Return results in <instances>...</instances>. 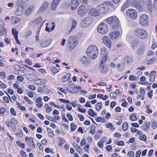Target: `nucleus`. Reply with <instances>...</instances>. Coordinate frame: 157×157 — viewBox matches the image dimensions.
<instances>
[{
    "instance_id": "f257e3e1",
    "label": "nucleus",
    "mask_w": 157,
    "mask_h": 157,
    "mask_svg": "<svg viewBox=\"0 0 157 157\" xmlns=\"http://www.w3.org/2000/svg\"><path fill=\"white\" fill-rule=\"evenodd\" d=\"M136 35L142 40L147 39L148 36L147 33L144 29L142 28L136 29L135 32Z\"/></svg>"
},
{
    "instance_id": "f03ea898",
    "label": "nucleus",
    "mask_w": 157,
    "mask_h": 157,
    "mask_svg": "<svg viewBox=\"0 0 157 157\" xmlns=\"http://www.w3.org/2000/svg\"><path fill=\"white\" fill-rule=\"evenodd\" d=\"M106 21L112 27L113 30L115 29L118 26L119 21L118 19L116 17H110L106 19Z\"/></svg>"
},
{
    "instance_id": "7ed1b4c3",
    "label": "nucleus",
    "mask_w": 157,
    "mask_h": 157,
    "mask_svg": "<svg viewBox=\"0 0 157 157\" xmlns=\"http://www.w3.org/2000/svg\"><path fill=\"white\" fill-rule=\"evenodd\" d=\"M77 39L76 36H72L70 37L67 41L69 45V49L72 50L77 44Z\"/></svg>"
},
{
    "instance_id": "20e7f679",
    "label": "nucleus",
    "mask_w": 157,
    "mask_h": 157,
    "mask_svg": "<svg viewBox=\"0 0 157 157\" xmlns=\"http://www.w3.org/2000/svg\"><path fill=\"white\" fill-rule=\"evenodd\" d=\"M108 30L107 25L103 22L101 23L98 27V32L101 34H105L107 32Z\"/></svg>"
},
{
    "instance_id": "39448f33",
    "label": "nucleus",
    "mask_w": 157,
    "mask_h": 157,
    "mask_svg": "<svg viewBox=\"0 0 157 157\" xmlns=\"http://www.w3.org/2000/svg\"><path fill=\"white\" fill-rule=\"evenodd\" d=\"M149 17L148 16L145 14L142 15L140 19L141 25L145 26L148 25Z\"/></svg>"
},
{
    "instance_id": "423d86ee",
    "label": "nucleus",
    "mask_w": 157,
    "mask_h": 157,
    "mask_svg": "<svg viewBox=\"0 0 157 157\" xmlns=\"http://www.w3.org/2000/svg\"><path fill=\"white\" fill-rule=\"evenodd\" d=\"M126 14L128 16L130 17L132 19H135L137 17L136 11L133 9H130L126 12Z\"/></svg>"
},
{
    "instance_id": "0eeeda50",
    "label": "nucleus",
    "mask_w": 157,
    "mask_h": 157,
    "mask_svg": "<svg viewBox=\"0 0 157 157\" xmlns=\"http://www.w3.org/2000/svg\"><path fill=\"white\" fill-rule=\"evenodd\" d=\"M97 8L98 9L99 13H105L109 10V7L106 5H100L97 7Z\"/></svg>"
},
{
    "instance_id": "6e6552de",
    "label": "nucleus",
    "mask_w": 157,
    "mask_h": 157,
    "mask_svg": "<svg viewBox=\"0 0 157 157\" xmlns=\"http://www.w3.org/2000/svg\"><path fill=\"white\" fill-rule=\"evenodd\" d=\"M106 49L104 48L101 49V55H102L103 58L101 60L100 63V65L105 64L104 63L106 62L107 60V52L105 50Z\"/></svg>"
},
{
    "instance_id": "1a4fd4ad",
    "label": "nucleus",
    "mask_w": 157,
    "mask_h": 157,
    "mask_svg": "<svg viewBox=\"0 0 157 157\" xmlns=\"http://www.w3.org/2000/svg\"><path fill=\"white\" fill-rule=\"evenodd\" d=\"M93 19L91 17H86L81 22L82 25L83 27H86L89 26L92 22Z\"/></svg>"
},
{
    "instance_id": "9d476101",
    "label": "nucleus",
    "mask_w": 157,
    "mask_h": 157,
    "mask_svg": "<svg viewBox=\"0 0 157 157\" xmlns=\"http://www.w3.org/2000/svg\"><path fill=\"white\" fill-rule=\"evenodd\" d=\"M87 56L93 59H95L98 55V51H94V52H86Z\"/></svg>"
},
{
    "instance_id": "9b49d317",
    "label": "nucleus",
    "mask_w": 157,
    "mask_h": 157,
    "mask_svg": "<svg viewBox=\"0 0 157 157\" xmlns=\"http://www.w3.org/2000/svg\"><path fill=\"white\" fill-rule=\"evenodd\" d=\"M85 7V5H82L78 9V14L81 16H84L86 13Z\"/></svg>"
},
{
    "instance_id": "f8f14e48",
    "label": "nucleus",
    "mask_w": 157,
    "mask_h": 157,
    "mask_svg": "<svg viewBox=\"0 0 157 157\" xmlns=\"http://www.w3.org/2000/svg\"><path fill=\"white\" fill-rule=\"evenodd\" d=\"M99 68L100 72L103 74L106 73L109 70L108 67L106 65L105 66V64H99Z\"/></svg>"
},
{
    "instance_id": "ddd939ff",
    "label": "nucleus",
    "mask_w": 157,
    "mask_h": 157,
    "mask_svg": "<svg viewBox=\"0 0 157 157\" xmlns=\"http://www.w3.org/2000/svg\"><path fill=\"white\" fill-rule=\"evenodd\" d=\"M89 14L90 15L94 16H97L99 15V11L97 8H92L90 10Z\"/></svg>"
},
{
    "instance_id": "4468645a",
    "label": "nucleus",
    "mask_w": 157,
    "mask_h": 157,
    "mask_svg": "<svg viewBox=\"0 0 157 157\" xmlns=\"http://www.w3.org/2000/svg\"><path fill=\"white\" fill-rule=\"evenodd\" d=\"M132 6L139 11H142L143 10L142 6L136 1H134L132 2Z\"/></svg>"
},
{
    "instance_id": "2eb2a0df",
    "label": "nucleus",
    "mask_w": 157,
    "mask_h": 157,
    "mask_svg": "<svg viewBox=\"0 0 157 157\" xmlns=\"http://www.w3.org/2000/svg\"><path fill=\"white\" fill-rule=\"evenodd\" d=\"M80 61L82 63L85 65H87L90 62L89 58L86 56H83L81 57Z\"/></svg>"
},
{
    "instance_id": "dca6fc26",
    "label": "nucleus",
    "mask_w": 157,
    "mask_h": 157,
    "mask_svg": "<svg viewBox=\"0 0 157 157\" xmlns=\"http://www.w3.org/2000/svg\"><path fill=\"white\" fill-rule=\"evenodd\" d=\"M102 40L104 43L109 48L111 47V40L108 37L104 36Z\"/></svg>"
},
{
    "instance_id": "f3484780",
    "label": "nucleus",
    "mask_w": 157,
    "mask_h": 157,
    "mask_svg": "<svg viewBox=\"0 0 157 157\" xmlns=\"http://www.w3.org/2000/svg\"><path fill=\"white\" fill-rule=\"evenodd\" d=\"M79 2L76 0H71V7L73 10H75L78 6Z\"/></svg>"
},
{
    "instance_id": "a211bd4d",
    "label": "nucleus",
    "mask_w": 157,
    "mask_h": 157,
    "mask_svg": "<svg viewBox=\"0 0 157 157\" xmlns=\"http://www.w3.org/2000/svg\"><path fill=\"white\" fill-rule=\"evenodd\" d=\"M52 40L50 39H48L46 41L41 42L40 43V45L42 47H47L51 44Z\"/></svg>"
},
{
    "instance_id": "6ab92c4d",
    "label": "nucleus",
    "mask_w": 157,
    "mask_h": 157,
    "mask_svg": "<svg viewBox=\"0 0 157 157\" xmlns=\"http://www.w3.org/2000/svg\"><path fill=\"white\" fill-rule=\"evenodd\" d=\"M49 3L47 2H44L40 7L39 9V11L41 12H44L47 8L48 6Z\"/></svg>"
},
{
    "instance_id": "aec40b11",
    "label": "nucleus",
    "mask_w": 157,
    "mask_h": 157,
    "mask_svg": "<svg viewBox=\"0 0 157 157\" xmlns=\"http://www.w3.org/2000/svg\"><path fill=\"white\" fill-rule=\"evenodd\" d=\"M120 34V32L118 31L113 32L109 34V37L111 39L113 40L117 38Z\"/></svg>"
},
{
    "instance_id": "412c9836",
    "label": "nucleus",
    "mask_w": 157,
    "mask_h": 157,
    "mask_svg": "<svg viewBox=\"0 0 157 157\" xmlns=\"http://www.w3.org/2000/svg\"><path fill=\"white\" fill-rule=\"evenodd\" d=\"M124 63H131L133 61V58L130 56H125L124 58Z\"/></svg>"
},
{
    "instance_id": "4be33fe9",
    "label": "nucleus",
    "mask_w": 157,
    "mask_h": 157,
    "mask_svg": "<svg viewBox=\"0 0 157 157\" xmlns=\"http://www.w3.org/2000/svg\"><path fill=\"white\" fill-rule=\"evenodd\" d=\"M94 51H98L97 47L95 45H91L88 48L86 52H94Z\"/></svg>"
},
{
    "instance_id": "5701e85b",
    "label": "nucleus",
    "mask_w": 157,
    "mask_h": 157,
    "mask_svg": "<svg viewBox=\"0 0 157 157\" xmlns=\"http://www.w3.org/2000/svg\"><path fill=\"white\" fill-rule=\"evenodd\" d=\"M11 124L12 123L13 124V126L12 127V130L13 131H15L16 130V125L17 124V121L14 118H12L10 120Z\"/></svg>"
},
{
    "instance_id": "b1692460",
    "label": "nucleus",
    "mask_w": 157,
    "mask_h": 157,
    "mask_svg": "<svg viewBox=\"0 0 157 157\" xmlns=\"http://www.w3.org/2000/svg\"><path fill=\"white\" fill-rule=\"evenodd\" d=\"M156 72L155 71H153L150 73L149 74V80L151 82H153L154 81L155 77L154 75Z\"/></svg>"
},
{
    "instance_id": "393cba45",
    "label": "nucleus",
    "mask_w": 157,
    "mask_h": 157,
    "mask_svg": "<svg viewBox=\"0 0 157 157\" xmlns=\"http://www.w3.org/2000/svg\"><path fill=\"white\" fill-rule=\"evenodd\" d=\"M33 7L30 6L26 10L25 13V14L26 15H29L33 12Z\"/></svg>"
},
{
    "instance_id": "a878e982",
    "label": "nucleus",
    "mask_w": 157,
    "mask_h": 157,
    "mask_svg": "<svg viewBox=\"0 0 157 157\" xmlns=\"http://www.w3.org/2000/svg\"><path fill=\"white\" fill-rule=\"evenodd\" d=\"M73 145L78 152L79 153H81L82 150V148L78 144L75 143H74L73 144Z\"/></svg>"
},
{
    "instance_id": "bb28decb",
    "label": "nucleus",
    "mask_w": 157,
    "mask_h": 157,
    "mask_svg": "<svg viewBox=\"0 0 157 157\" xmlns=\"http://www.w3.org/2000/svg\"><path fill=\"white\" fill-rule=\"evenodd\" d=\"M42 20V18L41 17H39L35 19L33 21V22L35 25H38L41 22Z\"/></svg>"
},
{
    "instance_id": "cd10ccee",
    "label": "nucleus",
    "mask_w": 157,
    "mask_h": 157,
    "mask_svg": "<svg viewBox=\"0 0 157 157\" xmlns=\"http://www.w3.org/2000/svg\"><path fill=\"white\" fill-rule=\"evenodd\" d=\"M40 79H39L36 81V84L39 85H43L46 84L47 82V81L46 79H43L40 82H38Z\"/></svg>"
},
{
    "instance_id": "c85d7f7f",
    "label": "nucleus",
    "mask_w": 157,
    "mask_h": 157,
    "mask_svg": "<svg viewBox=\"0 0 157 157\" xmlns=\"http://www.w3.org/2000/svg\"><path fill=\"white\" fill-rule=\"evenodd\" d=\"M7 33V30L5 28L2 27L1 29H0V36H2L4 34H6Z\"/></svg>"
},
{
    "instance_id": "c756f323",
    "label": "nucleus",
    "mask_w": 157,
    "mask_h": 157,
    "mask_svg": "<svg viewBox=\"0 0 157 157\" xmlns=\"http://www.w3.org/2000/svg\"><path fill=\"white\" fill-rule=\"evenodd\" d=\"M88 114L92 117H94L96 114L91 109H90L88 111Z\"/></svg>"
},
{
    "instance_id": "7c9ffc66",
    "label": "nucleus",
    "mask_w": 157,
    "mask_h": 157,
    "mask_svg": "<svg viewBox=\"0 0 157 157\" xmlns=\"http://www.w3.org/2000/svg\"><path fill=\"white\" fill-rule=\"evenodd\" d=\"M47 130L48 135L51 137H52L54 136V134L53 131L50 128H48Z\"/></svg>"
},
{
    "instance_id": "2f4dec72",
    "label": "nucleus",
    "mask_w": 157,
    "mask_h": 157,
    "mask_svg": "<svg viewBox=\"0 0 157 157\" xmlns=\"http://www.w3.org/2000/svg\"><path fill=\"white\" fill-rule=\"evenodd\" d=\"M102 103L101 102H98L96 105V110L98 111H99L101 109Z\"/></svg>"
},
{
    "instance_id": "473e14b6",
    "label": "nucleus",
    "mask_w": 157,
    "mask_h": 157,
    "mask_svg": "<svg viewBox=\"0 0 157 157\" xmlns=\"http://www.w3.org/2000/svg\"><path fill=\"white\" fill-rule=\"evenodd\" d=\"M16 103L17 105V107L19 108V109L23 111L25 110L26 109L25 107L22 106H21V103L17 101H16Z\"/></svg>"
},
{
    "instance_id": "72a5a7b5",
    "label": "nucleus",
    "mask_w": 157,
    "mask_h": 157,
    "mask_svg": "<svg viewBox=\"0 0 157 157\" xmlns=\"http://www.w3.org/2000/svg\"><path fill=\"white\" fill-rule=\"evenodd\" d=\"M59 144L60 146H62L65 142V140L63 138L59 137Z\"/></svg>"
},
{
    "instance_id": "f704fd0d",
    "label": "nucleus",
    "mask_w": 157,
    "mask_h": 157,
    "mask_svg": "<svg viewBox=\"0 0 157 157\" xmlns=\"http://www.w3.org/2000/svg\"><path fill=\"white\" fill-rule=\"evenodd\" d=\"M128 124L127 122H124L122 125V129L123 131H126L128 128Z\"/></svg>"
},
{
    "instance_id": "c9c22d12",
    "label": "nucleus",
    "mask_w": 157,
    "mask_h": 157,
    "mask_svg": "<svg viewBox=\"0 0 157 157\" xmlns=\"http://www.w3.org/2000/svg\"><path fill=\"white\" fill-rule=\"evenodd\" d=\"M71 75L70 73H68L64 75L63 78V81L66 82L67 80L71 77Z\"/></svg>"
},
{
    "instance_id": "e433bc0d",
    "label": "nucleus",
    "mask_w": 157,
    "mask_h": 157,
    "mask_svg": "<svg viewBox=\"0 0 157 157\" xmlns=\"http://www.w3.org/2000/svg\"><path fill=\"white\" fill-rule=\"evenodd\" d=\"M130 119L132 121H136L137 120L136 114L135 113L132 114L130 117Z\"/></svg>"
},
{
    "instance_id": "4c0bfd02",
    "label": "nucleus",
    "mask_w": 157,
    "mask_h": 157,
    "mask_svg": "<svg viewBox=\"0 0 157 157\" xmlns=\"http://www.w3.org/2000/svg\"><path fill=\"white\" fill-rule=\"evenodd\" d=\"M128 6V3L127 2H126L121 8V10L122 11H124L126 9Z\"/></svg>"
},
{
    "instance_id": "58836bf2",
    "label": "nucleus",
    "mask_w": 157,
    "mask_h": 157,
    "mask_svg": "<svg viewBox=\"0 0 157 157\" xmlns=\"http://www.w3.org/2000/svg\"><path fill=\"white\" fill-rule=\"evenodd\" d=\"M131 132H132V133H134V132H136V131H138V132H137V134H138V135H140L142 133V132L140 131H139V130H138V129H136V128H134V130H135V131H133V128L132 127L131 128Z\"/></svg>"
},
{
    "instance_id": "ea45409f",
    "label": "nucleus",
    "mask_w": 157,
    "mask_h": 157,
    "mask_svg": "<svg viewBox=\"0 0 157 157\" xmlns=\"http://www.w3.org/2000/svg\"><path fill=\"white\" fill-rule=\"evenodd\" d=\"M76 24V21L75 20H74L73 21L71 27V29L69 32H70L72 30L74 29L75 28Z\"/></svg>"
},
{
    "instance_id": "a19ab883",
    "label": "nucleus",
    "mask_w": 157,
    "mask_h": 157,
    "mask_svg": "<svg viewBox=\"0 0 157 157\" xmlns=\"http://www.w3.org/2000/svg\"><path fill=\"white\" fill-rule=\"evenodd\" d=\"M139 139L142 141H146L147 140V137L144 134L143 135L140 136Z\"/></svg>"
},
{
    "instance_id": "79ce46f5",
    "label": "nucleus",
    "mask_w": 157,
    "mask_h": 157,
    "mask_svg": "<svg viewBox=\"0 0 157 157\" xmlns=\"http://www.w3.org/2000/svg\"><path fill=\"white\" fill-rule=\"evenodd\" d=\"M71 130L72 131H74L76 129L77 125L73 124H71Z\"/></svg>"
},
{
    "instance_id": "37998d69",
    "label": "nucleus",
    "mask_w": 157,
    "mask_h": 157,
    "mask_svg": "<svg viewBox=\"0 0 157 157\" xmlns=\"http://www.w3.org/2000/svg\"><path fill=\"white\" fill-rule=\"evenodd\" d=\"M10 112L11 114L13 116H15L16 115V111L15 110L14 108L13 107H11L10 108Z\"/></svg>"
},
{
    "instance_id": "c03bdc74",
    "label": "nucleus",
    "mask_w": 157,
    "mask_h": 157,
    "mask_svg": "<svg viewBox=\"0 0 157 157\" xmlns=\"http://www.w3.org/2000/svg\"><path fill=\"white\" fill-rule=\"evenodd\" d=\"M156 59V57H154L149 59L147 62V64L148 65L151 64Z\"/></svg>"
},
{
    "instance_id": "a18cd8bd",
    "label": "nucleus",
    "mask_w": 157,
    "mask_h": 157,
    "mask_svg": "<svg viewBox=\"0 0 157 157\" xmlns=\"http://www.w3.org/2000/svg\"><path fill=\"white\" fill-rule=\"evenodd\" d=\"M46 118L48 120L50 121H51L54 122H56V121L54 120V119H53V118L51 117L50 116H48V115H46Z\"/></svg>"
},
{
    "instance_id": "49530a36",
    "label": "nucleus",
    "mask_w": 157,
    "mask_h": 157,
    "mask_svg": "<svg viewBox=\"0 0 157 157\" xmlns=\"http://www.w3.org/2000/svg\"><path fill=\"white\" fill-rule=\"evenodd\" d=\"M51 71L54 73H56L58 72L56 68L55 67H52L50 68Z\"/></svg>"
},
{
    "instance_id": "de8ad7c7",
    "label": "nucleus",
    "mask_w": 157,
    "mask_h": 157,
    "mask_svg": "<svg viewBox=\"0 0 157 157\" xmlns=\"http://www.w3.org/2000/svg\"><path fill=\"white\" fill-rule=\"evenodd\" d=\"M117 96V95L115 92H113L110 93V96L111 97L113 98H116Z\"/></svg>"
},
{
    "instance_id": "09e8293b",
    "label": "nucleus",
    "mask_w": 157,
    "mask_h": 157,
    "mask_svg": "<svg viewBox=\"0 0 157 157\" xmlns=\"http://www.w3.org/2000/svg\"><path fill=\"white\" fill-rule=\"evenodd\" d=\"M144 48H139L138 50V51H137L138 54L140 55V54H142L144 52Z\"/></svg>"
},
{
    "instance_id": "8fccbe9b",
    "label": "nucleus",
    "mask_w": 157,
    "mask_h": 157,
    "mask_svg": "<svg viewBox=\"0 0 157 157\" xmlns=\"http://www.w3.org/2000/svg\"><path fill=\"white\" fill-rule=\"evenodd\" d=\"M152 128L153 129H155L157 127V122L156 121H153L152 123Z\"/></svg>"
},
{
    "instance_id": "3c124183",
    "label": "nucleus",
    "mask_w": 157,
    "mask_h": 157,
    "mask_svg": "<svg viewBox=\"0 0 157 157\" xmlns=\"http://www.w3.org/2000/svg\"><path fill=\"white\" fill-rule=\"evenodd\" d=\"M136 78V77L132 75H130L129 77V80L131 81H134Z\"/></svg>"
},
{
    "instance_id": "603ef678",
    "label": "nucleus",
    "mask_w": 157,
    "mask_h": 157,
    "mask_svg": "<svg viewBox=\"0 0 157 157\" xmlns=\"http://www.w3.org/2000/svg\"><path fill=\"white\" fill-rule=\"evenodd\" d=\"M150 124V122L148 123H145V126L146 128L144 129V130L146 131L149 129V127Z\"/></svg>"
},
{
    "instance_id": "864d4df0",
    "label": "nucleus",
    "mask_w": 157,
    "mask_h": 157,
    "mask_svg": "<svg viewBox=\"0 0 157 157\" xmlns=\"http://www.w3.org/2000/svg\"><path fill=\"white\" fill-rule=\"evenodd\" d=\"M5 110L3 107H2L0 109V115L1 116H3Z\"/></svg>"
},
{
    "instance_id": "5fc2aeb1",
    "label": "nucleus",
    "mask_w": 157,
    "mask_h": 157,
    "mask_svg": "<svg viewBox=\"0 0 157 157\" xmlns=\"http://www.w3.org/2000/svg\"><path fill=\"white\" fill-rule=\"evenodd\" d=\"M24 99L29 104H31L32 102L30 101L27 97H25Z\"/></svg>"
},
{
    "instance_id": "6e6d98bb",
    "label": "nucleus",
    "mask_w": 157,
    "mask_h": 157,
    "mask_svg": "<svg viewBox=\"0 0 157 157\" xmlns=\"http://www.w3.org/2000/svg\"><path fill=\"white\" fill-rule=\"evenodd\" d=\"M127 155L129 156V157H134V154L132 151H130L128 152Z\"/></svg>"
},
{
    "instance_id": "4d7b16f0",
    "label": "nucleus",
    "mask_w": 157,
    "mask_h": 157,
    "mask_svg": "<svg viewBox=\"0 0 157 157\" xmlns=\"http://www.w3.org/2000/svg\"><path fill=\"white\" fill-rule=\"evenodd\" d=\"M86 142V140L85 139H83V140H82L80 142V145L81 146H82L83 145L85 144Z\"/></svg>"
},
{
    "instance_id": "13d9d810",
    "label": "nucleus",
    "mask_w": 157,
    "mask_h": 157,
    "mask_svg": "<svg viewBox=\"0 0 157 157\" xmlns=\"http://www.w3.org/2000/svg\"><path fill=\"white\" fill-rule=\"evenodd\" d=\"M97 85L100 86H106V85L105 82H100L98 84H97Z\"/></svg>"
},
{
    "instance_id": "bf43d9fd",
    "label": "nucleus",
    "mask_w": 157,
    "mask_h": 157,
    "mask_svg": "<svg viewBox=\"0 0 157 157\" xmlns=\"http://www.w3.org/2000/svg\"><path fill=\"white\" fill-rule=\"evenodd\" d=\"M17 79L19 81L22 82L24 79V78L20 76H18L17 77Z\"/></svg>"
},
{
    "instance_id": "052dcab7",
    "label": "nucleus",
    "mask_w": 157,
    "mask_h": 157,
    "mask_svg": "<svg viewBox=\"0 0 157 157\" xmlns=\"http://www.w3.org/2000/svg\"><path fill=\"white\" fill-rule=\"evenodd\" d=\"M78 117L79 118L80 120L81 121H83L84 119V116L81 114H78Z\"/></svg>"
},
{
    "instance_id": "680f3d73",
    "label": "nucleus",
    "mask_w": 157,
    "mask_h": 157,
    "mask_svg": "<svg viewBox=\"0 0 157 157\" xmlns=\"http://www.w3.org/2000/svg\"><path fill=\"white\" fill-rule=\"evenodd\" d=\"M67 117L68 119L69 120L71 121H72L73 120V117L70 114H67Z\"/></svg>"
},
{
    "instance_id": "e2e57ef3",
    "label": "nucleus",
    "mask_w": 157,
    "mask_h": 157,
    "mask_svg": "<svg viewBox=\"0 0 157 157\" xmlns=\"http://www.w3.org/2000/svg\"><path fill=\"white\" fill-rule=\"evenodd\" d=\"M58 4H55L54 3H53L52 2V10H54L56 7L57 5Z\"/></svg>"
},
{
    "instance_id": "0e129e2a",
    "label": "nucleus",
    "mask_w": 157,
    "mask_h": 157,
    "mask_svg": "<svg viewBox=\"0 0 157 157\" xmlns=\"http://www.w3.org/2000/svg\"><path fill=\"white\" fill-rule=\"evenodd\" d=\"M28 88L31 89L32 90H34L36 89V87H35L33 85H30L28 86Z\"/></svg>"
},
{
    "instance_id": "69168bd1",
    "label": "nucleus",
    "mask_w": 157,
    "mask_h": 157,
    "mask_svg": "<svg viewBox=\"0 0 157 157\" xmlns=\"http://www.w3.org/2000/svg\"><path fill=\"white\" fill-rule=\"evenodd\" d=\"M147 95L150 98H152L153 96L152 90H151L147 93Z\"/></svg>"
},
{
    "instance_id": "338daca9",
    "label": "nucleus",
    "mask_w": 157,
    "mask_h": 157,
    "mask_svg": "<svg viewBox=\"0 0 157 157\" xmlns=\"http://www.w3.org/2000/svg\"><path fill=\"white\" fill-rule=\"evenodd\" d=\"M28 96L30 98H33V91H31L28 93Z\"/></svg>"
},
{
    "instance_id": "774afa93",
    "label": "nucleus",
    "mask_w": 157,
    "mask_h": 157,
    "mask_svg": "<svg viewBox=\"0 0 157 157\" xmlns=\"http://www.w3.org/2000/svg\"><path fill=\"white\" fill-rule=\"evenodd\" d=\"M117 144L118 145H119L120 146H123L124 145V142L122 141H118L117 143Z\"/></svg>"
}]
</instances>
